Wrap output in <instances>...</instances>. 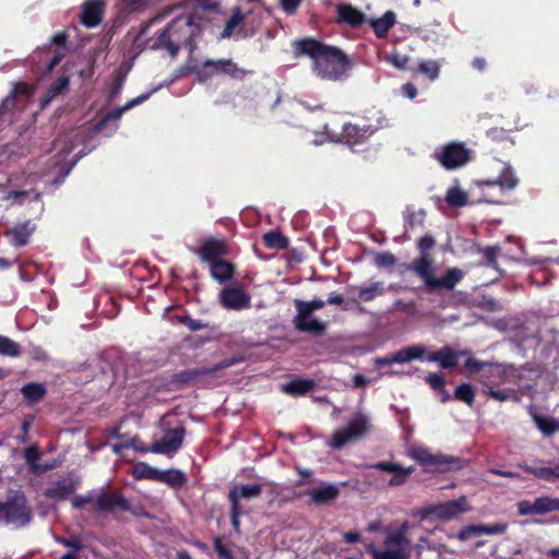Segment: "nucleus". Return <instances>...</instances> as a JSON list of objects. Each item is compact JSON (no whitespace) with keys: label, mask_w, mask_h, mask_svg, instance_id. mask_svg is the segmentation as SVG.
Masks as SVG:
<instances>
[{"label":"nucleus","mask_w":559,"mask_h":559,"mask_svg":"<svg viewBox=\"0 0 559 559\" xmlns=\"http://www.w3.org/2000/svg\"><path fill=\"white\" fill-rule=\"evenodd\" d=\"M209 374L206 368H192L178 371L171 376L170 384L176 389H182L183 386L197 381L201 376Z\"/></svg>","instance_id":"a878e982"},{"label":"nucleus","mask_w":559,"mask_h":559,"mask_svg":"<svg viewBox=\"0 0 559 559\" xmlns=\"http://www.w3.org/2000/svg\"><path fill=\"white\" fill-rule=\"evenodd\" d=\"M178 320L181 324L187 326L192 332L204 330V329L209 328V324L206 322H203L202 320H195V319L191 318L190 316L179 317Z\"/></svg>","instance_id":"5fc2aeb1"},{"label":"nucleus","mask_w":559,"mask_h":559,"mask_svg":"<svg viewBox=\"0 0 559 559\" xmlns=\"http://www.w3.org/2000/svg\"><path fill=\"white\" fill-rule=\"evenodd\" d=\"M21 393L27 404L34 405L45 397L47 389L43 383L28 382L22 386Z\"/></svg>","instance_id":"72a5a7b5"},{"label":"nucleus","mask_w":559,"mask_h":559,"mask_svg":"<svg viewBox=\"0 0 559 559\" xmlns=\"http://www.w3.org/2000/svg\"><path fill=\"white\" fill-rule=\"evenodd\" d=\"M219 301L225 309L242 310L250 307V295L241 287H226L219 293Z\"/></svg>","instance_id":"4468645a"},{"label":"nucleus","mask_w":559,"mask_h":559,"mask_svg":"<svg viewBox=\"0 0 559 559\" xmlns=\"http://www.w3.org/2000/svg\"><path fill=\"white\" fill-rule=\"evenodd\" d=\"M151 96V93H146V94H141L139 95L138 97L129 100L126 105H123L122 107H118L109 112H107L104 117H102L96 123H95V131L97 132H100L103 131L107 123L109 121H118L121 116L123 115V112H126L127 110L131 109L132 107L136 106V105H140L142 104L143 102H145L146 99H148V97Z\"/></svg>","instance_id":"412c9836"},{"label":"nucleus","mask_w":559,"mask_h":559,"mask_svg":"<svg viewBox=\"0 0 559 559\" xmlns=\"http://www.w3.org/2000/svg\"><path fill=\"white\" fill-rule=\"evenodd\" d=\"M2 522L16 528L27 526L33 520V510L23 491L10 493L1 501Z\"/></svg>","instance_id":"6e6552de"},{"label":"nucleus","mask_w":559,"mask_h":559,"mask_svg":"<svg viewBox=\"0 0 559 559\" xmlns=\"http://www.w3.org/2000/svg\"><path fill=\"white\" fill-rule=\"evenodd\" d=\"M527 472H530L539 479L559 480V461L554 466L549 467H530L527 468Z\"/></svg>","instance_id":"a18cd8bd"},{"label":"nucleus","mask_w":559,"mask_h":559,"mask_svg":"<svg viewBox=\"0 0 559 559\" xmlns=\"http://www.w3.org/2000/svg\"><path fill=\"white\" fill-rule=\"evenodd\" d=\"M486 136L495 143H501L504 148L513 146L514 142L511 140L507 130L502 128H491L487 130Z\"/></svg>","instance_id":"37998d69"},{"label":"nucleus","mask_w":559,"mask_h":559,"mask_svg":"<svg viewBox=\"0 0 559 559\" xmlns=\"http://www.w3.org/2000/svg\"><path fill=\"white\" fill-rule=\"evenodd\" d=\"M533 418L538 429L547 437L552 436L557 430H559V424H557L556 419L552 417L534 415Z\"/></svg>","instance_id":"79ce46f5"},{"label":"nucleus","mask_w":559,"mask_h":559,"mask_svg":"<svg viewBox=\"0 0 559 559\" xmlns=\"http://www.w3.org/2000/svg\"><path fill=\"white\" fill-rule=\"evenodd\" d=\"M79 484L80 481L78 479H73L71 477L59 478L53 481L50 487H47L43 495L47 499L63 501L74 493Z\"/></svg>","instance_id":"dca6fc26"},{"label":"nucleus","mask_w":559,"mask_h":559,"mask_svg":"<svg viewBox=\"0 0 559 559\" xmlns=\"http://www.w3.org/2000/svg\"><path fill=\"white\" fill-rule=\"evenodd\" d=\"M426 359L438 362L443 369H451L457 365V352L450 346H443L439 350L429 353Z\"/></svg>","instance_id":"393cba45"},{"label":"nucleus","mask_w":559,"mask_h":559,"mask_svg":"<svg viewBox=\"0 0 559 559\" xmlns=\"http://www.w3.org/2000/svg\"><path fill=\"white\" fill-rule=\"evenodd\" d=\"M520 515H546L551 512H559V498L542 496L534 501L521 500L516 504Z\"/></svg>","instance_id":"9b49d317"},{"label":"nucleus","mask_w":559,"mask_h":559,"mask_svg":"<svg viewBox=\"0 0 559 559\" xmlns=\"http://www.w3.org/2000/svg\"><path fill=\"white\" fill-rule=\"evenodd\" d=\"M238 361L239 360L236 358H226V359L217 362L216 365H214L212 368H206V369L209 370V374H211L216 371L229 368V367L234 366L235 364H237Z\"/></svg>","instance_id":"69168bd1"},{"label":"nucleus","mask_w":559,"mask_h":559,"mask_svg":"<svg viewBox=\"0 0 559 559\" xmlns=\"http://www.w3.org/2000/svg\"><path fill=\"white\" fill-rule=\"evenodd\" d=\"M484 393L491 397L492 400H496L498 402H506L510 400L511 395L514 394L513 389H507V390H500L498 386H490L487 390H484Z\"/></svg>","instance_id":"603ef678"},{"label":"nucleus","mask_w":559,"mask_h":559,"mask_svg":"<svg viewBox=\"0 0 559 559\" xmlns=\"http://www.w3.org/2000/svg\"><path fill=\"white\" fill-rule=\"evenodd\" d=\"M205 66H213L215 75L225 74L233 80L242 81L248 74L253 73L251 70H246L240 67L233 59H218L205 60Z\"/></svg>","instance_id":"f3484780"},{"label":"nucleus","mask_w":559,"mask_h":559,"mask_svg":"<svg viewBox=\"0 0 559 559\" xmlns=\"http://www.w3.org/2000/svg\"><path fill=\"white\" fill-rule=\"evenodd\" d=\"M358 298L350 299L352 302H357L358 300L369 302L374 300L377 297L384 295L385 288L382 282H374L369 286L358 287Z\"/></svg>","instance_id":"f704fd0d"},{"label":"nucleus","mask_w":559,"mask_h":559,"mask_svg":"<svg viewBox=\"0 0 559 559\" xmlns=\"http://www.w3.org/2000/svg\"><path fill=\"white\" fill-rule=\"evenodd\" d=\"M395 22H396L395 13L391 10L386 11L381 17L371 19L369 21V23L378 38L386 37L389 31L394 26Z\"/></svg>","instance_id":"7c9ffc66"},{"label":"nucleus","mask_w":559,"mask_h":559,"mask_svg":"<svg viewBox=\"0 0 559 559\" xmlns=\"http://www.w3.org/2000/svg\"><path fill=\"white\" fill-rule=\"evenodd\" d=\"M158 483L165 484L170 488H181L187 483L186 474L177 468H169L165 471H158L157 480Z\"/></svg>","instance_id":"2f4dec72"},{"label":"nucleus","mask_w":559,"mask_h":559,"mask_svg":"<svg viewBox=\"0 0 559 559\" xmlns=\"http://www.w3.org/2000/svg\"><path fill=\"white\" fill-rule=\"evenodd\" d=\"M214 549L222 559H234L231 551L224 545L219 536L214 537Z\"/></svg>","instance_id":"052dcab7"},{"label":"nucleus","mask_w":559,"mask_h":559,"mask_svg":"<svg viewBox=\"0 0 559 559\" xmlns=\"http://www.w3.org/2000/svg\"><path fill=\"white\" fill-rule=\"evenodd\" d=\"M445 202L452 207H463L467 204V193L457 187H452L447 191Z\"/></svg>","instance_id":"ea45409f"},{"label":"nucleus","mask_w":559,"mask_h":559,"mask_svg":"<svg viewBox=\"0 0 559 559\" xmlns=\"http://www.w3.org/2000/svg\"><path fill=\"white\" fill-rule=\"evenodd\" d=\"M454 399L472 406L475 401V391L469 383H461L454 391Z\"/></svg>","instance_id":"09e8293b"},{"label":"nucleus","mask_w":559,"mask_h":559,"mask_svg":"<svg viewBox=\"0 0 559 559\" xmlns=\"http://www.w3.org/2000/svg\"><path fill=\"white\" fill-rule=\"evenodd\" d=\"M396 257L389 251L379 252L374 255V264L378 267H392L396 264Z\"/></svg>","instance_id":"864d4df0"},{"label":"nucleus","mask_w":559,"mask_h":559,"mask_svg":"<svg viewBox=\"0 0 559 559\" xmlns=\"http://www.w3.org/2000/svg\"><path fill=\"white\" fill-rule=\"evenodd\" d=\"M365 548L372 559H405L401 550H381L372 542L366 544Z\"/></svg>","instance_id":"4c0bfd02"},{"label":"nucleus","mask_w":559,"mask_h":559,"mask_svg":"<svg viewBox=\"0 0 559 559\" xmlns=\"http://www.w3.org/2000/svg\"><path fill=\"white\" fill-rule=\"evenodd\" d=\"M93 503L92 512L96 514L110 513L117 522L127 520L120 514L124 510H131V503L124 497L121 490L102 489L96 496L93 492L87 495H78L72 498L71 504L75 510H82L86 504Z\"/></svg>","instance_id":"20e7f679"},{"label":"nucleus","mask_w":559,"mask_h":559,"mask_svg":"<svg viewBox=\"0 0 559 559\" xmlns=\"http://www.w3.org/2000/svg\"><path fill=\"white\" fill-rule=\"evenodd\" d=\"M436 239L432 235H425L416 242L419 254L409 264H405L406 271L418 277L426 293L433 294L441 290H453L465 276V272L459 267L445 269L443 275H436L437 266L431 250L436 247Z\"/></svg>","instance_id":"f257e3e1"},{"label":"nucleus","mask_w":559,"mask_h":559,"mask_svg":"<svg viewBox=\"0 0 559 559\" xmlns=\"http://www.w3.org/2000/svg\"><path fill=\"white\" fill-rule=\"evenodd\" d=\"M70 80L67 75H62L53 81L48 87L57 96L62 94L69 87Z\"/></svg>","instance_id":"bf43d9fd"},{"label":"nucleus","mask_w":559,"mask_h":559,"mask_svg":"<svg viewBox=\"0 0 559 559\" xmlns=\"http://www.w3.org/2000/svg\"><path fill=\"white\" fill-rule=\"evenodd\" d=\"M295 56L311 59V70L321 80L340 81L347 75L350 61L340 48L326 45L313 37L295 40Z\"/></svg>","instance_id":"f03ea898"},{"label":"nucleus","mask_w":559,"mask_h":559,"mask_svg":"<svg viewBox=\"0 0 559 559\" xmlns=\"http://www.w3.org/2000/svg\"><path fill=\"white\" fill-rule=\"evenodd\" d=\"M201 34V26L192 14H182L175 17L163 28L156 38L155 45L166 49L171 57H176L181 47H192L195 37Z\"/></svg>","instance_id":"7ed1b4c3"},{"label":"nucleus","mask_w":559,"mask_h":559,"mask_svg":"<svg viewBox=\"0 0 559 559\" xmlns=\"http://www.w3.org/2000/svg\"><path fill=\"white\" fill-rule=\"evenodd\" d=\"M408 62H409V57L404 56V55H394L391 57V63L400 70L407 69Z\"/></svg>","instance_id":"774afa93"},{"label":"nucleus","mask_w":559,"mask_h":559,"mask_svg":"<svg viewBox=\"0 0 559 559\" xmlns=\"http://www.w3.org/2000/svg\"><path fill=\"white\" fill-rule=\"evenodd\" d=\"M426 217V211L420 209L418 211H415L411 206H406V210L404 212V218L406 226L411 229H414L417 226H423Z\"/></svg>","instance_id":"c03bdc74"},{"label":"nucleus","mask_w":559,"mask_h":559,"mask_svg":"<svg viewBox=\"0 0 559 559\" xmlns=\"http://www.w3.org/2000/svg\"><path fill=\"white\" fill-rule=\"evenodd\" d=\"M243 513L242 507L230 506V522L236 531H239L240 518Z\"/></svg>","instance_id":"e2e57ef3"},{"label":"nucleus","mask_w":559,"mask_h":559,"mask_svg":"<svg viewBox=\"0 0 559 559\" xmlns=\"http://www.w3.org/2000/svg\"><path fill=\"white\" fill-rule=\"evenodd\" d=\"M426 382L430 385L431 389L436 391H441L443 393L442 402H447L449 400V395L444 390L445 380L439 373H430L426 378Z\"/></svg>","instance_id":"3c124183"},{"label":"nucleus","mask_w":559,"mask_h":559,"mask_svg":"<svg viewBox=\"0 0 559 559\" xmlns=\"http://www.w3.org/2000/svg\"><path fill=\"white\" fill-rule=\"evenodd\" d=\"M369 427L368 418L362 414H358L344 428L336 430L332 435L330 445L333 449H343L347 443L362 439L367 435Z\"/></svg>","instance_id":"9d476101"},{"label":"nucleus","mask_w":559,"mask_h":559,"mask_svg":"<svg viewBox=\"0 0 559 559\" xmlns=\"http://www.w3.org/2000/svg\"><path fill=\"white\" fill-rule=\"evenodd\" d=\"M405 349L411 361L414 359H421L426 353V347L423 345H413L405 347Z\"/></svg>","instance_id":"680f3d73"},{"label":"nucleus","mask_w":559,"mask_h":559,"mask_svg":"<svg viewBox=\"0 0 559 559\" xmlns=\"http://www.w3.org/2000/svg\"><path fill=\"white\" fill-rule=\"evenodd\" d=\"M518 183H519V179L514 175L512 168L510 166H506L496 180L479 181V187L493 188V187L498 186L500 188V190L503 192V191L513 190L518 186Z\"/></svg>","instance_id":"5701e85b"},{"label":"nucleus","mask_w":559,"mask_h":559,"mask_svg":"<svg viewBox=\"0 0 559 559\" xmlns=\"http://www.w3.org/2000/svg\"><path fill=\"white\" fill-rule=\"evenodd\" d=\"M300 310H297L293 323L297 331L304 333H310L313 335H322L325 331V323L313 318L312 314L301 316L302 320L299 319Z\"/></svg>","instance_id":"b1692460"},{"label":"nucleus","mask_w":559,"mask_h":559,"mask_svg":"<svg viewBox=\"0 0 559 559\" xmlns=\"http://www.w3.org/2000/svg\"><path fill=\"white\" fill-rule=\"evenodd\" d=\"M499 252H500V248L497 246L496 247H486L483 250V254L486 259V265L496 269L498 266L497 257H498Z\"/></svg>","instance_id":"13d9d810"},{"label":"nucleus","mask_w":559,"mask_h":559,"mask_svg":"<svg viewBox=\"0 0 559 559\" xmlns=\"http://www.w3.org/2000/svg\"><path fill=\"white\" fill-rule=\"evenodd\" d=\"M507 523H495V524H472L464 526L457 533V538L462 542L469 539L472 536L477 535H496L502 534L507 531Z\"/></svg>","instance_id":"aec40b11"},{"label":"nucleus","mask_w":559,"mask_h":559,"mask_svg":"<svg viewBox=\"0 0 559 559\" xmlns=\"http://www.w3.org/2000/svg\"><path fill=\"white\" fill-rule=\"evenodd\" d=\"M32 95V88L29 84L25 82H19L15 84L11 93L2 99L0 103V111H11L16 107V98L20 96L29 97Z\"/></svg>","instance_id":"c756f323"},{"label":"nucleus","mask_w":559,"mask_h":559,"mask_svg":"<svg viewBox=\"0 0 559 559\" xmlns=\"http://www.w3.org/2000/svg\"><path fill=\"white\" fill-rule=\"evenodd\" d=\"M376 117L373 122H346L342 127L340 141L354 150L356 146L366 144L377 131L389 127V120L381 110H371Z\"/></svg>","instance_id":"423d86ee"},{"label":"nucleus","mask_w":559,"mask_h":559,"mask_svg":"<svg viewBox=\"0 0 559 559\" xmlns=\"http://www.w3.org/2000/svg\"><path fill=\"white\" fill-rule=\"evenodd\" d=\"M185 433L183 426L168 429L159 440L152 443L151 452L168 455L176 453L182 445Z\"/></svg>","instance_id":"f8f14e48"},{"label":"nucleus","mask_w":559,"mask_h":559,"mask_svg":"<svg viewBox=\"0 0 559 559\" xmlns=\"http://www.w3.org/2000/svg\"><path fill=\"white\" fill-rule=\"evenodd\" d=\"M408 455L417 461L427 473H447L464 467V460L461 457L447 454H432L424 447L411 448Z\"/></svg>","instance_id":"0eeeda50"},{"label":"nucleus","mask_w":559,"mask_h":559,"mask_svg":"<svg viewBox=\"0 0 559 559\" xmlns=\"http://www.w3.org/2000/svg\"><path fill=\"white\" fill-rule=\"evenodd\" d=\"M33 233V229L29 228L28 222L17 224L12 230V243L15 247H24L28 243L29 237Z\"/></svg>","instance_id":"e433bc0d"},{"label":"nucleus","mask_w":559,"mask_h":559,"mask_svg":"<svg viewBox=\"0 0 559 559\" xmlns=\"http://www.w3.org/2000/svg\"><path fill=\"white\" fill-rule=\"evenodd\" d=\"M0 355L19 357L21 355V346L10 337L0 335Z\"/></svg>","instance_id":"49530a36"},{"label":"nucleus","mask_w":559,"mask_h":559,"mask_svg":"<svg viewBox=\"0 0 559 559\" xmlns=\"http://www.w3.org/2000/svg\"><path fill=\"white\" fill-rule=\"evenodd\" d=\"M414 471L415 467L413 466L404 468L399 464L397 469L392 473V478L389 480V486L395 487L405 484Z\"/></svg>","instance_id":"8fccbe9b"},{"label":"nucleus","mask_w":559,"mask_h":559,"mask_svg":"<svg viewBox=\"0 0 559 559\" xmlns=\"http://www.w3.org/2000/svg\"><path fill=\"white\" fill-rule=\"evenodd\" d=\"M194 73L200 82H205L215 75L213 66H205V61L194 69Z\"/></svg>","instance_id":"4d7b16f0"},{"label":"nucleus","mask_w":559,"mask_h":559,"mask_svg":"<svg viewBox=\"0 0 559 559\" xmlns=\"http://www.w3.org/2000/svg\"><path fill=\"white\" fill-rule=\"evenodd\" d=\"M384 545L388 547L385 550H401L408 558L406 547L409 544L407 536L402 535V532L392 530L391 527L384 528Z\"/></svg>","instance_id":"c85d7f7f"},{"label":"nucleus","mask_w":559,"mask_h":559,"mask_svg":"<svg viewBox=\"0 0 559 559\" xmlns=\"http://www.w3.org/2000/svg\"><path fill=\"white\" fill-rule=\"evenodd\" d=\"M316 386V382L311 379H293L283 385V392L292 396H302L311 392Z\"/></svg>","instance_id":"473e14b6"},{"label":"nucleus","mask_w":559,"mask_h":559,"mask_svg":"<svg viewBox=\"0 0 559 559\" xmlns=\"http://www.w3.org/2000/svg\"><path fill=\"white\" fill-rule=\"evenodd\" d=\"M129 448H132L133 450L140 453L151 452V447L144 444L139 437H133L132 439H130Z\"/></svg>","instance_id":"338daca9"},{"label":"nucleus","mask_w":559,"mask_h":559,"mask_svg":"<svg viewBox=\"0 0 559 559\" xmlns=\"http://www.w3.org/2000/svg\"><path fill=\"white\" fill-rule=\"evenodd\" d=\"M57 543L63 545L64 547H69L73 549L75 552L83 549L82 539L78 535H72L70 537H57Z\"/></svg>","instance_id":"6e6d98bb"},{"label":"nucleus","mask_w":559,"mask_h":559,"mask_svg":"<svg viewBox=\"0 0 559 559\" xmlns=\"http://www.w3.org/2000/svg\"><path fill=\"white\" fill-rule=\"evenodd\" d=\"M471 507L465 496L440 503L433 508V513L441 520H450L469 511Z\"/></svg>","instance_id":"6ab92c4d"},{"label":"nucleus","mask_w":559,"mask_h":559,"mask_svg":"<svg viewBox=\"0 0 559 559\" xmlns=\"http://www.w3.org/2000/svg\"><path fill=\"white\" fill-rule=\"evenodd\" d=\"M440 63L436 60H420L417 66V72L433 82L440 75Z\"/></svg>","instance_id":"58836bf2"},{"label":"nucleus","mask_w":559,"mask_h":559,"mask_svg":"<svg viewBox=\"0 0 559 559\" xmlns=\"http://www.w3.org/2000/svg\"><path fill=\"white\" fill-rule=\"evenodd\" d=\"M308 495L311 498V501L317 506H324L335 500L340 490L335 485H324L321 487L312 488L308 491Z\"/></svg>","instance_id":"bb28decb"},{"label":"nucleus","mask_w":559,"mask_h":559,"mask_svg":"<svg viewBox=\"0 0 559 559\" xmlns=\"http://www.w3.org/2000/svg\"><path fill=\"white\" fill-rule=\"evenodd\" d=\"M464 368L466 376L478 381L485 390L509 382L513 371L511 365L483 361L474 357L465 360Z\"/></svg>","instance_id":"39448f33"},{"label":"nucleus","mask_w":559,"mask_h":559,"mask_svg":"<svg viewBox=\"0 0 559 559\" xmlns=\"http://www.w3.org/2000/svg\"><path fill=\"white\" fill-rule=\"evenodd\" d=\"M262 492V486L259 484L254 485H236L233 486L227 495L230 506L241 507V499H253L258 498Z\"/></svg>","instance_id":"4be33fe9"},{"label":"nucleus","mask_w":559,"mask_h":559,"mask_svg":"<svg viewBox=\"0 0 559 559\" xmlns=\"http://www.w3.org/2000/svg\"><path fill=\"white\" fill-rule=\"evenodd\" d=\"M194 252L210 265L228 255L229 250L225 240L210 237Z\"/></svg>","instance_id":"ddd939ff"},{"label":"nucleus","mask_w":559,"mask_h":559,"mask_svg":"<svg viewBox=\"0 0 559 559\" xmlns=\"http://www.w3.org/2000/svg\"><path fill=\"white\" fill-rule=\"evenodd\" d=\"M235 272V265L224 258L210 264L211 276L221 284L230 281Z\"/></svg>","instance_id":"cd10ccee"},{"label":"nucleus","mask_w":559,"mask_h":559,"mask_svg":"<svg viewBox=\"0 0 559 559\" xmlns=\"http://www.w3.org/2000/svg\"><path fill=\"white\" fill-rule=\"evenodd\" d=\"M105 7V0H86L82 4L80 22L85 27H96L103 20Z\"/></svg>","instance_id":"2eb2a0df"},{"label":"nucleus","mask_w":559,"mask_h":559,"mask_svg":"<svg viewBox=\"0 0 559 559\" xmlns=\"http://www.w3.org/2000/svg\"><path fill=\"white\" fill-rule=\"evenodd\" d=\"M263 245L269 249L283 250L289 246L287 237L278 231H267L262 237Z\"/></svg>","instance_id":"c9c22d12"},{"label":"nucleus","mask_w":559,"mask_h":559,"mask_svg":"<svg viewBox=\"0 0 559 559\" xmlns=\"http://www.w3.org/2000/svg\"><path fill=\"white\" fill-rule=\"evenodd\" d=\"M296 310H300V316L312 314L314 310L322 309L325 306V302L322 299H313L311 301H302L300 299H295L294 301ZM302 320V317H299Z\"/></svg>","instance_id":"de8ad7c7"},{"label":"nucleus","mask_w":559,"mask_h":559,"mask_svg":"<svg viewBox=\"0 0 559 559\" xmlns=\"http://www.w3.org/2000/svg\"><path fill=\"white\" fill-rule=\"evenodd\" d=\"M367 21L366 14L349 3H341L336 7V23L346 24L353 28L360 27Z\"/></svg>","instance_id":"a211bd4d"},{"label":"nucleus","mask_w":559,"mask_h":559,"mask_svg":"<svg viewBox=\"0 0 559 559\" xmlns=\"http://www.w3.org/2000/svg\"><path fill=\"white\" fill-rule=\"evenodd\" d=\"M473 152L463 142H449L438 146L432 156L447 170L465 166L472 159Z\"/></svg>","instance_id":"1a4fd4ad"},{"label":"nucleus","mask_w":559,"mask_h":559,"mask_svg":"<svg viewBox=\"0 0 559 559\" xmlns=\"http://www.w3.org/2000/svg\"><path fill=\"white\" fill-rule=\"evenodd\" d=\"M158 468L148 465L147 463L140 462L135 464L132 475L135 479H148L156 481L158 476Z\"/></svg>","instance_id":"a19ab883"},{"label":"nucleus","mask_w":559,"mask_h":559,"mask_svg":"<svg viewBox=\"0 0 559 559\" xmlns=\"http://www.w3.org/2000/svg\"><path fill=\"white\" fill-rule=\"evenodd\" d=\"M41 453L36 447H29L24 451V457L29 465H34L39 459Z\"/></svg>","instance_id":"0e129e2a"}]
</instances>
